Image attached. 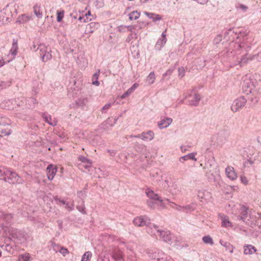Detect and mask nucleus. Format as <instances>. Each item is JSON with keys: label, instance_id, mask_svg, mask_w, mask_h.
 I'll use <instances>...</instances> for the list:
<instances>
[{"label": "nucleus", "instance_id": "nucleus-1", "mask_svg": "<svg viewBox=\"0 0 261 261\" xmlns=\"http://www.w3.org/2000/svg\"><path fill=\"white\" fill-rule=\"evenodd\" d=\"M240 43L231 42L229 44V49L225 51L222 56L228 57L229 62L234 63L243 67L251 61L255 60V56L250 54L251 46L244 41Z\"/></svg>", "mask_w": 261, "mask_h": 261}, {"label": "nucleus", "instance_id": "nucleus-2", "mask_svg": "<svg viewBox=\"0 0 261 261\" xmlns=\"http://www.w3.org/2000/svg\"><path fill=\"white\" fill-rule=\"evenodd\" d=\"M13 101L15 102V104L17 105L18 106H22L25 102L26 107L29 109L33 108L35 105L37 103V100L33 97H30L28 99L25 97H21V98H18L16 99H14ZM12 104L13 101L8 100L5 103H2L1 107L5 109L13 110L15 108V107H14Z\"/></svg>", "mask_w": 261, "mask_h": 261}, {"label": "nucleus", "instance_id": "nucleus-3", "mask_svg": "<svg viewBox=\"0 0 261 261\" xmlns=\"http://www.w3.org/2000/svg\"><path fill=\"white\" fill-rule=\"evenodd\" d=\"M3 180L11 184L22 183V180L18 174L16 172L9 170L8 169H7L4 175Z\"/></svg>", "mask_w": 261, "mask_h": 261}, {"label": "nucleus", "instance_id": "nucleus-4", "mask_svg": "<svg viewBox=\"0 0 261 261\" xmlns=\"http://www.w3.org/2000/svg\"><path fill=\"white\" fill-rule=\"evenodd\" d=\"M153 227L155 231L158 234L160 238L165 242L169 244H171L173 242V236L168 230H161L158 228V227L155 225H153Z\"/></svg>", "mask_w": 261, "mask_h": 261}, {"label": "nucleus", "instance_id": "nucleus-5", "mask_svg": "<svg viewBox=\"0 0 261 261\" xmlns=\"http://www.w3.org/2000/svg\"><path fill=\"white\" fill-rule=\"evenodd\" d=\"M242 88L244 92L248 95L254 93L255 86L253 82L250 79L246 77L243 81Z\"/></svg>", "mask_w": 261, "mask_h": 261}, {"label": "nucleus", "instance_id": "nucleus-6", "mask_svg": "<svg viewBox=\"0 0 261 261\" xmlns=\"http://www.w3.org/2000/svg\"><path fill=\"white\" fill-rule=\"evenodd\" d=\"M246 102V99L244 97L241 96L233 101L231 110L234 112H238L245 106Z\"/></svg>", "mask_w": 261, "mask_h": 261}, {"label": "nucleus", "instance_id": "nucleus-7", "mask_svg": "<svg viewBox=\"0 0 261 261\" xmlns=\"http://www.w3.org/2000/svg\"><path fill=\"white\" fill-rule=\"evenodd\" d=\"M186 98L188 99L189 105L197 106L201 99V97L199 94L196 93L194 90H192L191 93L186 96Z\"/></svg>", "mask_w": 261, "mask_h": 261}, {"label": "nucleus", "instance_id": "nucleus-8", "mask_svg": "<svg viewBox=\"0 0 261 261\" xmlns=\"http://www.w3.org/2000/svg\"><path fill=\"white\" fill-rule=\"evenodd\" d=\"M134 224L137 226H147L152 229L153 224H151L150 220L146 216H140L134 219Z\"/></svg>", "mask_w": 261, "mask_h": 261}, {"label": "nucleus", "instance_id": "nucleus-9", "mask_svg": "<svg viewBox=\"0 0 261 261\" xmlns=\"http://www.w3.org/2000/svg\"><path fill=\"white\" fill-rule=\"evenodd\" d=\"M239 219L242 220L246 224H252L250 221L248 220V217L250 214L252 212L246 206H243L240 209Z\"/></svg>", "mask_w": 261, "mask_h": 261}, {"label": "nucleus", "instance_id": "nucleus-10", "mask_svg": "<svg viewBox=\"0 0 261 261\" xmlns=\"http://www.w3.org/2000/svg\"><path fill=\"white\" fill-rule=\"evenodd\" d=\"M130 137L141 138L146 141H151L154 138V133L151 130H149L147 132H143L138 135H130Z\"/></svg>", "mask_w": 261, "mask_h": 261}, {"label": "nucleus", "instance_id": "nucleus-11", "mask_svg": "<svg viewBox=\"0 0 261 261\" xmlns=\"http://www.w3.org/2000/svg\"><path fill=\"white\" fill-rule=\"evenodd\" d=\"M259 213H256L254 212H252L250 215L248 217V220L250 221L251 223L252 224H248L249 226H251L252 228H254L258 225L260 220H258V214Z\"/></svg>", "mask_w": 261, "mask_h": 261}, {"label": "nucleus", "instance_id": "nucleus-12", "mask_svg": "<svg viewBox=\"0 0 261 261\" xmlns=\"http://www.w3.org/2000/svg\"><path fill=\"white\" fill-rule=\"evenodd\" d=\"M118 119V118L114 119L112 118H108L101 124V127L106 130H109L116 123Z\"/></svg>", "mask_w": 261, "mask_h": 261}, {"label": "nucleus", "instance_id": "nucleus-13", "mask_svg": "<svg viewBox=\"0 0 261 261\" xmlns=\"http://www.w3.org/2000/svg\"><path fill=\"white\" fill-rule=\"evenodd\" d=\"M146 194L148 197L150 199L156 200L161 202V205L164 206L165 204L164 200L161 198L158 194L154 193V192L151 190H147L146 192Z\"/></svg>", "mask_w": 261, "mask_h": 261}, {"label": "nucleus", "instance_id": "nucleus-14", "mask_svg": "<svg viewBox=\"0 0 261 261\" xmlns=\"http://www.w3.org/2000/svg\"><path fill=\"white\" fill-rule=\"evenodd\" d=\"M225 173L227 177L231 180H234L238 177L237 174L232 167H227L225 169Z\"/></svg>", "mask_w": 261, "mask_h": 261}, {"label": "nucleus", "instance_id": "nucleus-15", "mask_svg": "<svg viewBox=\"0 0 261 261\" xmlns=\"http://www.w3.org/2000/svg\"><path fill=\"white\" fill-rule=\"evenodd\" d=\"M57 171V169L53 165H49L46 168L47 176L49 180L53 179Z\"/></svg>", "mask_w": 261, "mask_h": 261}, {"label": "nucleus", "instance_id": "nucleus-16", "mask_svg": "<svg viewBox=\"0 0 261 261\" xmlns=\"http://www.w3.org/2000/svg\"><path fill=\"white\" fill-rule=\"evenodd\" d=\"M12 215L11 214H4L2 213L1 219L5 221L2 225L4 227H8L10 225L12 221Z\"/></svg>", "mask_w": 261, "mask_h": 261}, {"label": "nucleus", "instance_id": "nucleus-17", "mask_svg": "<svg viewBox=\"0 0 261 261\" xmlns=\"http://www.w3.org/2000/svg\"><path fill=\"white\" fill-rule=\"evenodd\" d=\"M45 122L48 123L50 125L56 126L57 124V120L54 118L52 119L51 117L48 113H44L42 115Z\"/></svg>", "mask_w": 261, "mask_h": 261}, {"label": "nucleus", "instance_id": "nucleus-18", "mask_svg": "<svg viewBox=\"0 0 261 261\" xmlns=\"http://www.w3.org/2000/svg\"><path fill=\"white\" fill-rule=\"evenodd\" d=\"M148 255L151 259L156 260V261L159 260L161 259H163L164 253L162 251H154L149 252Z\"/></svg>", "mask_w": 261, "mask_h": 261}, {"label": "nucleus", "instance_id": "nucleus-19", "mask_svg": "<svg viewBox=\"0 0 261 261\" xmlns=\"http://www.w3.org/2000/svg\"><path fill=\"white\" fill-rule=\"evenodd\" d=\"M172 122L171 118H166L161 119L158 122V126L160 128L163 129L167 127Z\"/></svg>", "mask_w": 261, "mask_h": 261}, {"label": "nucleus", "instance_id": "nucleus-20", "mask_svg": "<svg viewBox=\"0 0 261 261\" xmlns=\"http://www.w3.org/2000/svg\"><path fill=\"white\" fill-rule=\"evenodd\" d=\"M197 196L201 202H203L210 197V194L205 190H201L198 191Z\"/></svg>", "mask_w": 261, "mask_h": 261}, {"label": "nucleus", "instance_id": "nucleus-21", "mask_svg": "<svg viewBox=\"0 0 261 261\" xmlns=\"http://www.w3.org/2000/svg\"><path fill=\"white\" fill-rule=\"evenodd\" d=\"M256 249L252 245H246L244 246V254L251 255L256 251Z\"/></svg>", "mask_w": 261, "mask_h": 261}, {"label": "nucleus", "instance_id": "nucleus-22", "mask_svg": "<svg viewBox=\"0 0 261 261\" xmlns=\"http://www.w3.org/2000/svg\"><path fill=\"white\" fill-rule=\"evenodd\" d=\"M173 205L172 206V207L175 208L178 211L188 212L195 210V207H194L192 205H188L185 206H177L176 204L173 203Z\"/></svg>", "mask_w": 261, "mask_h": 261}, {"label": "nucleus", "instance_id": "nucleus-23", "mask_svg": "<svg viewBox=\"0 0 261 261\" xmlns=\"http://www.w3.org/2000/svg\"><path fill=\"white\" fill-rule=\"evenodd\" d=\"M196 154V153H195V152H192V153H189L188 154L181 156L179 159V161L182 163H183L184 161H187L188 160H192L194 161H196L197 159L195 158Z\"/></svg>", "mask_w": 261, "mask_h": 261}, {"label": "nucleus", "instance_id": "nucleus-24", "mask_svg": "<svg viewBox=\"0 0 261 261\" xmlns=\"http://www.w3.org/2000/svg\"><path fill=\"white\" fill-rule=\"evenodd\" d=\"M222 221V226L225 227H230L232 226L231 223L229 221V218L227 216L225 215H219Z\"/></svg>", "mask_w": 261, "mask_h": 261}, {"label": "nucleus", "instance_id": "nucleus-25", "mask_svg": "<svg viewBox=\"0 0 261 261\" xmlns=\"http://www.w3.org/2000/svg\"><path fill=\"white\" fill-rule=\"evenodd\" d=\"M220 244L225 248L226 250L229 251L231 253H233L234 247L229 242L222 240L220 241Z\"/></svg>", "mask_w": 261, "mask_h": 261}, {"label": "nucleus", "instance_id": "nucleus-26", "mask_svg": "<svg viewBox=\"0 0 261 261\" xmlns=\"http://www.w3.org/2000/svg\"><path fill=\"white\" fill-rule=\"evenodd\" d=\"M167 42V38L162 39L160 38L156 42L155 45V49L160 50L164 46Z\"/></svg>", "mask_w": 261, "mask_h": 261}, {"label": "nucleus", "instance_id": "nucleus-27", "mask_svg": "<svg viewBox=\"0 0 261 261\" xmlns=\"http://www.w3.org/2000/svg\"><path fill=\"white\" fill-rule=\"evenodd\" d=\"M8 5L6 6V9H3V11L0 12V25L3 24L6 21H8L11 18L9 16L5 17V11L6 10L7 8L8 7Z\"/></svg>", "mask_w": 261, "mask_h": 261}, {"label": "nucleus", "instance_id": "nucleus-28", "mask_svg": "<svg viewBox=\"0 0 261 261\" xmlns=\"http://www.w3.org/2000/svg\"><path fill=\"white\" fill-rule=\"evenodd\" d=\"M100 72V69H98L97 71L93 75L92 78V84L96 86H98L99 85V82L98 81V79Z\"/></svg>", "mask_w": 261, "mask_h": 261}, {"label": "nucleus", "instance_id": "nucleus-29", "mask_svg": "<svg viewBox=\"0 0 261 261\" xmlns=\"http://www.w3.org/2000/svg\"><path fill=\"white\" fill-rule=\"evenodd\" d=\"M145 14L148 18L152 19L154 22H155L158 20H160L162 19L161 16L159 14L149 12H145Z\"/></svg>", "mask_w": 261, "mask_h": 261}, {"label": "nucleus", "instance_id": "nucleus-30", "mask_svg": "<svg viewBox=\"0 0 261 261\" xmlns=\"http://www.w3.org/2000/svg\"><path fill=\"white\" fill-rule=\"evenodd\" d=\"M51 50L48 48L44 54H41V58L43 62H46L50 60L52 58V56L50 54Z\"/></svg>", "mask_w": 261, "mask_h": 261}, {"label": "nucleus", "instance_id": "nucleus-31", "mask_svg": "<svg viewBox=\"0 0 261 261\" xmlns=\"http://www.w3.org/2000/svg\"><path fill=\"white\" fill-rule=\"evenodd\" d=\"M155 80V74L153 71L151 72L146 79V83L148 85L152 84Z\"/></svg>", "mask_w": 261, "mask_h": 261}, {"label": "nucleus", "instance_id": "nucleus-32", "mask_svg": "<svg viewBox=\"0 0 261 261\" xmlns=\"http://www.w3.org/2000/svg\"><path fill=\"white\" fill-rule=\"evenodd\" d=\"M48 48L44 44H40L37 48V50L39 52L40 57H41V54H44L47 51Z\"/></svg>", "mask_w": 261, "mask_h": 261}, {"label": "nucleus", "instance_id": "nucleus-33", "mask_svg": "<svg viewBox=\"0 0 261 261\" xmlns=\"http://www.w3.org/2000/svg\"><path fill=\"white\" fill-rule=\"evenodd\" d=\"M140 14L138 11H133L129 14V18L130 20H136L140 17Z\"/></svg>", "mask_w": 261, "mask_h": 261}, {"label": "nucleus", "instance_id": "nucleus-34", "mask_svg": "<svg viewBox=\"0 0 261 261\" xmlns=\"http://www.w3.org/2000/svg\"><path fill=\"white\" fill-rule=\"evenodd\" d=\"M79 159L82 162L86 163V165H85L86 168L87 169L88 167L91 166V165L92 164V162L90 160H88L87 158L83 156H81L79 158Z\"/></svg>", "mask_w": 261, "mask_h": 261}, {"label": "nucleus", "instance_id": "nucleus-35", "mask_svg": "<svg viewBox=\"0 0 261 261\" xmlns=\"http://www.w3.org/2000/svg\"><path fill=\"white\" fill-rule=\"evenodd\" d=\"M113 257L115 260H121L123 258V254L120 251H116L113 254Z\"/></svg>", "mask_w": 261, "mask_h": 261}, {"label": "nucleus", "instance_id": "nucleus-36", "mask_svg": "<svg viewBox=\"0 0 261 261\" xmlns=\"http://www.w3.org/2000/svg\"><path fill=\"white\" fill-rule=\"evenodd\" d=\"M202 241L205 244H210L211 245H213L214 244L213 239L208 235L204 236L202 238Z\"/></svg>", "mask_w": 261, "mask_h": 261}, {"label": "nucleus", "instance_id": "nucleus-37", "mask_svg": "<svg viewBox=\"0 0 261 261\" xmlns=\"http://www.w3.org/2000/svg\"><path fill=\"white\" fill-rule=\"evenodd\" d=\"M11 236L12 239H19L21 238V233L20 231H18L17 230H13L11 232Z\"/></svg>", "mask_w": 261, "mask_h": 261}, {"label": "nucleus", "instance_id": "nucleus-38", "mask_svg": "<svg viewBox=\"0 0 261 261\" xmlns=\"http://www.w3.org/2000/svg\"><path fill=\"white\" fill-rule=\"evenodd\" d=\"M11 123V120L5 117H1L0 118V125H9Z\"/></svg>", "mask_w": 261, "mask_h": 261}, {"label": "nucleus", "instance_id": "nucleus-39", "mask_svg": "<svg viewBox=\"0 0 261 261\" xmlns=\"http://www.w3.org/2000/svg\"><path fill=\"white\" fill-rule=\"evenodd\" d=\"M91 256V252L90 251H87L82 256L81 261H90Z\"/></svg>", "mask_w": 261, "mask_h": 261}, {"label": "nucleus", "instance_id": "nucleus-40", "mask_svg": "<svg viewBox=\"0 0 261 261\" xmlns=\"http://www.w3.org/2000/svg\"><path fill=\"white\" fill-rule=\"evenodd\" d=\"M87 102V99L85 98H81L76 101V105L79 107L85 106Z\"/></svg>", "mask_w": 261, "mask_h": 261}, {"label": "nucleus", "instance_id": "nucleus-41", "mask_svg": "<svg viewBox=\"0 0 261 261\" xmlns=\"http://www.w3.org/2000/svg\"><path fill=\"white\" fill-rule=\"evenodd\" d=\"M17 48H18V47H17V43L13 42V43L12 44V48H11V49L10 50V53L14 57L17 54Z\"/></svg>", "mask_w": 261, "mask_h": 261}, {"label": "nucleus", "instance_id": "nucleus-42", "mask_svg": "<svg viewBox=\"0 0 261 261\" xmlns=\"http://www.w3.org/2000/svg\"><path fill=\"white\" fill-rule=\"evenodd\" d=\"M11 134L10 129L0 128V137L9 135Z\"/></svg>", "mask_w": 261, "mask_h": 261}, {"label": "nucleus", "instance_id": "nucleus-43", "mask_svg": "<svg viewBox=\"0 0 261 261\" xmlns=\"http://www.w3.org/2000/svg\"><path fill=\"white\" fill-rule=\"evenodd\" d=\"M34 11L35 15L38 18H41L42 16V12H40V8L38 6L34 7Z\"/></svg>", "mask_w": 261, "mask_h": 261}, {"label": "nucleus", "instance_id": "nucleus-44", "mask_svg": "<svg viewBox=\"0 0 261 261\" xmlns=\"http://www.w3.org/2000/svg\"><path fill=\"white\" fill-rule=\"evenodd\" d=\"M7 169L8 168L0 166V179H4V175L7 170Z\"/></svg>", "mask_w": 261, "mask_h": 261}, {"label": "nucleus", "instance_id": "nucleus-45", "mask_svg": "<svg viewBox=\"0 0 261 261\" xmlns=\"http://www.w3.org/2000/svg\"><path fill=\"white\" fill-rule=\"evenodd\" d=\"M84 201H82V203L81 205H78L76 206V208L82 214H86V211H85V207L84 204Z\"/></svg>", "mask_w": 261, "mask_h": 261}, {"label": "nucleus", "instance_id": "nucleus-46", "mask_svg": "<svg viewBox=\"0 0 261 261\" xmlns=\"http://www.w3.org/2000/svg\"><path fill=\"white\" fill-rule=\"evenodd\" d=\"M64 11H57V20L58 22H60L64 17Z\"/></svg>", "mask_w": 261, "mask_h": 261}, {"label": "nucleus", "instance_id": "nucleus-47", "mask_svg": "<svg viewBox=\"0 0 261 261\" xmlns=\"http://www.w3.org/2000/svg\"><path fill=\"white\" fill-rule=\"evenodd\" d=\"M113 103H108L105 105L101 109V112L102 113H105L107 112L108 110L109 109L111 106H112Z\"/></svg>", "mask_w": 261, "mask_h": 261}, {"label": "nucleus", "instance_id": "nucleus-48", "mask_svg": "<svg viewBox=\"0 0 261 261\" xmlns=\"http://www.w3.org/2000/svg\"><path fill=\"white\" fill-rule=\"evenodd\" d=\"M30 259V256L29 254H22L19 258V261H29Z\"/></svg>", "mask_w": 261, "mask_h": 261}, {"label": "nucleus", "instance_id": "nucleus-49", "mask_svg": "<svg viewBox=\"0 0 261 261\" xmlns=\"http://www.w3.org/2000/svg\"><path fill=\"white\" fill-rule=\"evenodd\" d=\"M65 204V208L69 211H71L74 208V204L72 202L70 203L69 202H66Z\"/></svg>", "mask_w": 261, "mask_h": 261}, {"label": "nucleus", "instance_id": "nucleus-50", "mask_svg": "<svg viewBox=\"0 0 261 261\" xmlns=\"http://www.w3.org/2000/svg\"><path fill=\"white\" fill-rule=\"evenodd\" d=\"M211 168H212V163L210 161H208L205 164V166H204L203 168L205 170H207L208 172L211 171Z\"/></svg>", "mask_w": 261, "mask_h": 261}, {"label": "nucleus", "instance_id": "nucleus-51", "mask_svg": "<svg viewBox=\"0 0 261 261\" xmlns=\"http://www.w3.org/2000/svg\"><path fill=\"white\" fill-rule=\"evenodd\" d=\"M59 251L64 256H65L67 254L69 253V252L67 249L64 248L63 247H61Z\"/></svg>", "mask_w": 261, "mask_h": 261}, {"label": "nucleus", "instance_id": "nucleus-52", "mask_svg": "<svg viewBox=\"0 0 261 261\" xmlns=\"http://www.w3.org/2000/svg\"><path fill=\"white\" fill-rule=\"evenodd\" d=\"M133 93L132 91V89H130L129 88L121 96V98L122 99L125 98L126 97L128 96L130 94H131Z\"/></svg>", "mask_w": 261, "mask_h": 261}, {"label": "nucleus", "instance_id": "nucleus-53", "mask_svg": "<svg viewBox=\"0 0 261 261\" xmlns=\"http://www.w3.org/2000/svg\"><path fill=\"white\" fill-rule=\"evenodd\" d=\"M222 36L218 35L213 40V42L215 44H219L222 41Z\"/></svg>", "mask_w": 261, "mask_h": 261}, {"label": "nucleus", "instance_id": "nucleus-54", "mask_svg": "<svg viewBox=\"0 0 261 261\" xmlns=\"http://www.w3.org/2000/svg\"><path fill=\"white\" fill-rule=\"evenodd\" d=\"M185 69L183 67H179L178 69V76L181 77H183L185 75Z\"/></svg>", "mask_w": 261, "mask_h": 261}, {"label": "nucleus", "instance_id": "nucleus-55", "mask_svg": "<svg viewBox=\"0 0 261 261\" xmlns=\"http://www.w3.org/2000/svg\"><path fill=\"white\" fill-rule=\"evenodd\" d=\"M55 200L58 204H59L60 203L65 204L66 203L65 201L61 200L57 197H55Z\"/></svg>", "mask_w": 261, "mask_h": 261}, {"label": "nucleus", "instance_id": "nucleus-56", "mask_svg": "<svg viewBox=\"0 0 261 261\" xmlns=\"http://www.w3.org/2000/svg\"><path fill=\"white\" fill-rule=\"evenodd\" d=\"M237 8L241 9L243 12H246L248 9V7L243 4H239Z\"/></svg>", "mask_w": 261, "mask_h": 261}, {"label": "nucleus", "instance_id": "nucleus-57", "mask_svg": "<svg viewBox=\"0 0 261 261\" xmlns=\"http://www.w3.org/2000/svg\"><path fill=\"white\" fill-rule=\"evenodd\" d=\"M52 247H53L54 251H55L56 252H57L58 251H59V250L61 247L60 246L55 244L54 243H52Z\"/></svg>", "mask_w": 261, "mask_h": 261}, {"label": "nucleus", "instance_id": "nucleus-58", "mask_svg": "<svg viewBox=\"0 0 261 261\" xmlns=\"http://www.w3.org/2000/svg\"><path fill=\"white\" fill-rule=\"evenodd\" d=\"M39 89L38 87H33L32 90V95L33 96L36 95L38 93Z\"/></svg>", "mask_w": 261, "mask_h": 261}, {"label": "nucleus", "instance_id": "nucleus-59", "mask_svg": "<svg viewBox=\"0 0 261 261\" xmlns=\"http://www.w3.org/2000/svg\"><path fill=\"white\" fill-rule=\"evenodd\" d=\"M241 182L245 185H247L248 183V179L245 176H241Z\"/></svg>", "mask_w": 261, "mask_h": 261}, {"label": "nucleus", "instance_id": "nucleus-60", "mask_svg": "<svg viewBox=\"0 0 261 261\" xmlns=\"http://www.w3.org/2000/svg\"><path fill=\"white\" fill-rule=\"evenodd\" d=\"M255 56V60H256L258 62H261V51L257 54H254Z\"/></svg>", "mask_w": 261, "mask_h": 261}, {"label": "nucleus", "instance_id": "nucleus-61", "mask_svg": "<svg viewBox=\"0 0 261 261\" xmlns=\"http://www.w3.org/2000/svg\"><path fill=\"white\" fill-rule=\"evenodd\" d=\"M127 28L128 31H130L131 32H133L134 30H136L137 29L138 26L137 25H128Z\"/></svg>", "mask_w": 261, "mask_h": 261}, {"label": "nucleus", "instance_id": "nucleus-62", "mask_svg": "<svg viewBox=\"0 0 261 261\" xmlns=\"http://www.w3.org/2000/svg\"><path fill=\"white\" fill-rule=\"evenodd\" d=\"M258 215V220H260L259 224L256 226L258 227V230L261 232V214H257Z\"/></svg>", "mask_w": 261, "mask_h": 261}, {"label": "nucleus", "instance_id": "nucleus-63", "mask_svg": "<svg viewBox=\"0 0 261 261\" xmlns=\"http://www.w3.org/2000/svg\"><path fill=\"white\" fill-rule=\"evenodd\" d=\"M173 70L172 69H169L164 74L163 76L170 75L172 72H173Z\"/></svg>", "mask_w": 261, "mask_h": 261}, {"label": "nucleus", "instance_id": "nucleus-64", "mask_svg": "<svg viewBox=\"0 0 261 261\" xmlns=\"http://www.w3.org/2000/svg\"><path fill=\"white\" fill-rule=\"evenodd\" d=\"M98 25V23H96L95 22H91L89 24V26L90 28H97Z\"/></svg>", "mask_w": 261, "mask_h": 261}]
</instances>
